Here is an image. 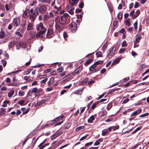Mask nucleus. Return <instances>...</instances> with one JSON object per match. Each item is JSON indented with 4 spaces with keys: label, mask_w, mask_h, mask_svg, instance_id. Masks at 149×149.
Masks as SVG:
<instances>
[{
    "label": "nucleus",
    "mask_w": 149,
    "mask_h": 149,
    "mask_svg": "<svg viewBox=\"0 0 149 149\" xmlns=\"http://www.w3.org/2000/svg\"><path fill=\"white\" fill-rule=\"evenodd\" d=\"M36 30L40 31L36 35L37 37H42V34L45 33L47 29L43 26V23L40 22L39 24L36 25Z\"/></svg>",
    "instance_id": "obj_1"
},
{
    "label": "nucleus",
    "mask_w": 149,
    "mask_h": 149,
    "mask_svg": "<svg viewBox=\"0 0 149 149\" xmlns=\"http://www.w3.org/2000/svg\"><path fill=\"white\" fill-rule=\"evenodd\" d=\"M69 15L67 13H64L63 15L61 16L59 19V23L62 25L65 24L66 22V18L68 17Z\"/></svg>",
    "instance_id": "obj_2"
},
{
    "label": "nucleus",
    "mask_w": 149,
    "mask_h": 149,
    "mask_svg": "<svg viewBox=\"0 0 149 149\" xmlns=\"http://www.w3.org/2000/svg\"><path fill=\"white\" fill-rule=\"evenodd\" d=\"M116 51V47L113 46L111 47L107 51V56L109 58H111L115 53Z\"/></svg>",
    "instance_id": "obj_3"
},
{
    "label": "nucleus",
    "mask_w": 149,
    "mask_h": 149,
    "mask_svg": "<svg viewBox=\"0 0 149 149\" xmlns=\"http://www.w3.org/2000/svg\"><path fill=\"white\" fill-rule=\"evenodd\" d=\"M70 28L72 32L73 33L75 32L77 29V26L76 23L75 22H72L70 24Z\"/></svg>",
    "instance_id": "obj_4"
},
{
    "label": "nucleus",
    "mask_w": 149,
    "mask_h": 149,
    "mask_svg": "<svg viewBox=\"0 0 149 149\" xmlns=\"http://www.w3.org/2000/svg\"><path fill=\"white\" fill-rule=\"evenodd\" d=\"M20 19L19 18H16L13 19V23L14 26H17L20 24Z\"/></svg>",
    "instance_id": "obj_5"
},
{
    "label": "nucleus",
    "mask_w": 149,
    "mask_h": 149,
    "mask_svg": "<svg viewBox=\"0 0 149 149\" xmlns=\"http://www.w3.org/2000/svg\"><path fill=\"white\" fill-rule=\"evenodd\" d=\"M97 67V66L93 64L89 68V70L90 71H91L93 73L96 72L100 69V68L95 69V68Z\"/></svg>",
    "instance_id": "obj_6"
},
{
    "label": "nucleus",
    "mask_w": 149,
    "mask_h": 149,
    "mask_svg": "<svg viewBox=\"0 0 149 149\" xmlns=\"http://www.w3.org/2000/svg\"><path fill=\"white\" fill-rule=\"evenodd\" d=\"M83 69V67L81 66H80L78 68H77L73 72L72 74L74 76H75L76 75L79 74Z\"/></svg>",
    "instance_id": "obj_7"
},
{
    "label": "nucleus",
    "mask_w": 149,
    "mask_h": 149,
    "mask_svg": "<svg viewBox=\"0 0 149 149\" xmlns=\"http://www.w3.org/2000/svg\"><path fill=\"white\" fill-rule=\"evenodd\" d=\"M39 8V12L41 14L44 13L47 10L46 7L45 5L41 6Z\"/></svg>",
    "instance_id": "obj_8"
},
{
    "label": "nucleus",
    "mask_w": 149,
    "mask_h": 149,
    "mask_svg": "<svg viewBox=\"0 0 149 149\" xmlns=\"http://www.w3.org/2000/svg\"><path fill=\"white\" fill-rule=\"evenodd\" d=\"M54 31L53 30L49 29L48 30L46 36L48 38H50L53 36Z\"/></svg>",
    "instance_id": "obj_9"
},
{
    "label": "nucleus",
    "mask_w": 149,
    "mask_h": 149,
    "mask_svg": "<svg viewBox=\"0 0 149 149\" xmlns=\"http://www.w3.org/2000/svg\"><path fill=\"white\" fill-rule=\"evenodd\" d=\"M63 118V116H60L56 118L54 120H53L51 122L52 123H50L51 125H52L54 124L55 122H58V121H60L61 120H62Z\"/></svg>",
    "instance_id": "obj_10"
},
{
    "label": "nucleus",
    "mask_w": 149,
    "mask_h": 149,
    "mask_svg": "<svg viewBox=\"0 0 149 149\" xmlns=\"http://www.w3.org/2000/svg\"><path fill=\"white\" fill-rule=\"evenodd\" d=\"M119 126L118 125H116L110 127L109 128V132L112 131H114L119 128Z\"/></svg>",
    "instance_id": "obj_11"
},
{
    "label": "nucleus",
    "mask_w": 149,
    "mask_h": 149,
    "mask_svg": "<svg viewBox=\"0 0 149 149\" xmlns=\"http://www.w3.org/2000/svg\"><path fill=\"white\" fill-rule=\"evenodd\" d=\"M37 16V15H36V13H33L30 14L29 18L31 21L32 22H33Z\"/></svg>",
    "instance_id": "obj_12"
},
{
    "label": "nucleus",
    "mask_w": 149,
    "mask_h": 149,
    "mask_svg": "<svg viewBox=\"0 0 149 149\" xmlns=\"http://www.w3.org/2000/svg\"><path fill=\"white\" fill-rule=\"evenodd\" d=\"M70 7L69 6H68L66 8V10H67L68 12L71 14V15H73L74 13V12L73 11V10H74V8H72L71 9H70Z\"/></svg>",
    "instance_id": "obj_13"
},
{
    "label": "nucleus",
    "mask_w": 149,
    "mask_h": 149,
    "mask_svg": "<svg viewBox=\"0 0 149 149\" xmlns=\"http://www.w3.org/2000/svg\"><path fill=\"white\" fill-rule=\"evenodd\" d=\"M109 128L108 129H106L103 130L102 131V135L103 136H105L107 135L109 133Z\"/></svg>",
    "instance_id": "obj_14"
},
{
    "label": "nucleus",
    "mask_w": 149,
    "mask_h": 149,
    "mask_svg": "<svg viewBox=\"0 0 149 149\" xmlns=\"http://www.w3.org/2000/svg\"><path fill=\"white\" fill-rule=\"evenodd\" d=\"M88 80V79L87 78H85L83 80L80 81L79 84L80 85H85L87 84V82Z\"/></svg>",
    "instance_id": "obj_15"
},
{
    "label": "nucleus",
    "mask_w": 149,
    "mask_h": 149,
    "mask_svg": "<svg viewBox=\"0 0 149 149\" xmlns=\"http://www.w3.org/2000/svg\"><path fill=\"white\" fill-rule=\"evenodd\" d=\"M54 77H52L50 78V80L48 82V84L49 86H51L52 84H54Z\"/></svg>",
    "instance_id": "obj_16"
},
{
    "label": "nucleus",
    "mask_w": 149,
    "mask_h": 149,
    "mask_svg": "<svg viewBox=\"0 0 149 149\" xmlns=\"http://www.w3.org/2000/svg\"><path fill=\"white\" fill-rule=\"evenodd\" d=\"M95 117L94 115L92 116L88 120V122L89 123H92L93 121L95 119Z\"/></svg>",
    "instance_id": "obj_17"
},
{
    "label": "nucleus",
    "mask_w": 149,
    "mask_h": 149,
    "mask_svg": "<svg viewBox=\"0 0 149 149\" xmlns=\"http://www.w3.org/2000/svg\"><path fill=\"white\" fill-rule=\"evenodd\" d=\"M78 0H69L70 3L72 5H74L77 4Z\"/></svg>",
    "instance_id": "obj_18"
},
{
    "label": "nucleus",
    "mask_w": 149,
    "mask_h": 149,
    "mask_svg": "<svg viewBox=\"0 0 149 149\" xmlns=\"http://www.w3.org/2000/svg\"><path fill=\"white\" fill-rule=\"evenodd\" d=\"M107 112L106 110L104 109L102 110L100 113V114H101L100 117H102L105 116L107 114Z\"/></svg>",
    "instance_id": "obj_19"
},
{
    "label": "nucleus",
    "mask_w": 149,
    "mask_h": 149,
    "mask_svg": "<svg viewBox=\"0 0 149 149\" xmlns=\"http://www.w3.org/2000/svg\"><path fill=\"white\" fill-rule=\"evenodd\" d=\"M29 11L26 10L23 13V16L24 18H27L29 16Z\"/></svg>",
    "instance_id": "obj_20"
},
{
    "label": "nucleus",
    "mask_w": 149,
    "mask_h": 149,
    "mask_svg": "<svg viewBox=\"0 0 149 149\" xmlns=\"http://www.w3.org/2000/svg\"><path fill=\"white\" fill-rule=\"evenodd\" d=\"M6 10L7 11L9 10L11 8H12V5L11 4H6L5 5Z\"/></svg>",
    "instance_id": "obj_21"
},
{
    "label": "nucleus",
    "mask_w": 149,
    "mask_h": 149,
    "mask_svg": "<svg viewBox=\"0 0 149 149\" xmlns=\"http://www.w3.org/2000/svg\"><path fill=\"white\" fill-rule=\"evenodd\" d=\"M18 45L20 47L24 48L26 46V43L25 42H21Z\"/></svg>",
    "instance_id": "obj_22"
},
{
    "label": "nucleus",
    "mask_w": 149,
    "mask_h": 149,
    "mask_svg": "<svg viewBox=\"0 0 149 149\" xmlns=\"http://www.w3.org/2000/svg\"><path fill=\"white\" fill-rule=\"evenodd\" d=\"M72 76L70 73H68L65 77L63 78L64 79L63 80V82H65V81L68 78H70Z\"/></svg>",
    "instance_id": "obj_23"
},
{
    "label": "nucleus",
    "mask_w": 149,
    "mask_h": 149,
    "mask_svg": "<svg viewBox=\"0 0 149 149\" xmlns=\"http://www.w3.org/2000/svg\"><path fill=\"white\" fill-rule=\"evenodd\" d=\"M33 24L32 23H29L28 24L27 26V30H30L33 29Z\"/></svg>",
    "instance_id": "obj_24"
},
{
    "label": "nucleus",
    "mask_w": 149,
    "mask_h": 149,
    "mask_svg": "<svg viewBox=\"0 0 149 149\" xmlns=\"http://www.w3.org/2000/svg\"><path fill=\"white\" fill-rule=\"evenodd\" d=\"M5 36V33L2 30V29H1V31L0 32V38L2 39L4 38Z\"/></svg>",
    "instance_id": "obj_25"
},
{
    "label": "nucleus",
    "mask_w": 149,
    "mask_h": 149,
    "mask_svg": "<svg viewBox=\"0 0 149 149\" xmlns=\"http://www.w3.org/2000/svg\"><path fill=\"white\" fill-rule=\"evenodd\" d=\"M140 10H137L136 12H135V14L134 15V19L136 18L140 14Z\"/></svg>",
    "instance_id": "obj_26"
},
{
    "label": "nucleus",
    "mask_w": 149,
    "mask_h": 149,
    "mask_svg": "<svg viewBox=\"0 0 149 149\" xmlns=\"http://www.w3.org/2000/svg\"><path fill=\"white\" fill-rule=\"evenodd\" d=\"M121 58L120 57H118V58H116V59L114 60L113 61V63L115 64H117L119 63V61L120 60Z\"/></svg>",
    "instance_id": "obj_27"
},
{
    "label": "nucleus",
    "mask_w": 149,
    "mask_h": 149,
    "mask_svg": "<svg viewBox=\"0 0 149 149\" xmlns=\"http://www.w3.org/2000/svg\"><path fill=\"white\" fill-rule=\"evenodd\" d=\"M15 91L14 90H12L10 91L8 93V96L10 97H11L14 94Z\"/></svg>",
    "instance_id": "obj_28"
},
{
    "label": "nucleus",
    "mask_w": 149,
    "mask_h": 149,
    "mask_svg": "<svg viewBox=\"0 0 149 149\" xmlns=\"http://www.w3.org/2000/svg\"><path fill=\"white\" fill-rule=\"evenodd\" d=\"M45 102V100H42L41 101L38 102L36 104L37 106H39L40 105L42 104Z\"/></svg>",
    "instance_id": "obj_29"
},
{
    "label": "nucleus",
    "mask_w": 149,
    "mask_h": 149,
    "mask_svg": "<svg viewBox=\"0 0 149 149\" xmlns=\"http://www.w3.org/2000/svg\"><path fill=\"white\" fill-rule=\"evenodd\" d=\"M125 25L129 26L131 25V23L129 19H127L125 21Z\"/></svg>",
    "instance_id": "obj_30"
},
{
    "label": "nucleus",
    "mask_w": 149,
    "mask_h": 149,
    "mask_svg": "<svg viewBox=\"0 0 149 149\" xmlns=\"http://www.w3.org/2000/svg\"><path fill=\"white\" fill-rule=\"evenodd\" d=\"M55 13V11L54 10H52L49 13V17H54V15Z\"/></svg>",
    "instance_id": "obj_31"
},
{
    "label": "nucleus",
    "mask_w": 149,
    "mask_h": 149,
    "mask_svg": "<svg viewBox=\"0 0 149 149\" xmlns=\"http://www.w3.org/2000/svg\"><path fill=\"white\" fill-rule=\"evenodd\" d=\"M39 8L36 7L35 8L34 10V12L36 13V15H39Z\"/></svg>",
    "instance_id": "obj_32"
},
{
    "label": "nucleus",
    "mask_w": 149,
    "mask_h": 149,
    "mask_svg": "<svg viewBox=\"0 0 149 149\" xmlns=\"http://www.w3.org/2000/svg\"><path fill=\"white\" fill-rule=\"evenodd\" d=\"M123 15L122 13L121 12L119 13L118 15V17L120 20H121L122 19Z\"/></svg>",
    "instance_id": "obj_33"
},
{
    "label": "nucleus",
    "mask_w": 149,
    "mask_h": 149,
    "mask_svg": "<svg viewBox=\"0 0 149 149\" xmlns=\"http://www.w3.org/2000/svg\"><path fill=\"white\" fill-rule=\"evenodd\" d=\"M9 103V101L8 100H5L3 102V104L2 106L4 107H7V104Z\"/></svg>",
    "instance_id": "obj_34"
},
{
    "label": "nucleus",
    "mask_w": 149,
    "mask_h": 149,
    "mask_svg": "<svg viewBox=\"0 0 149 149\" xmlns=\"http://www.w3.org/2000/svg\"><path fill=\"white\" fill-rule=\"evenodd\" d=\"M107 45L108 44L107 43H105L103 45L102 48V49L103 52H104V51L107 48Z\"/></svg>",
    "instance_id": "obj_35"
},
{
    "label": "nucleus",
    "mask_w": 149,
    "mask_h": 149,
    "mask_svg": "<svg viewBox=\"0 0 149 149\" xmlns=\"http://www.w3.org/2000/svg\"><path fill=\"white\" fill-rule=\"evenodd\" d=\"M96 55L97 57H101L102 56V54L101 52L99 51L96 52Z\"/></svg>",
    "instance_id": "obj_36"
},
{
    "label": "nucleus",
    "mask_w": 149,
    "mask_h": 149,
    "mask_svg": "<svg viewBox=\"0 0 149 149\" xmlns=\"http://www.w3.org/2000/svg\"><path fill=\"white\" fill-rule=\"evenodd\" d=\"M47 146L46 144L45 145H41V143H40L38 146V147L39 148V149H43L46 146Z\"/></svg>",
    "instance_id": "obj_37"
},
{
    "label": "nucleus",
    "mask_w": 149,
    "mask_h": 149,
    "mask_svg": "<svg viewBox=\"0 0 149 149\" xmlns=\"http://www.w3.org/2000/svg\"><path fill=\"white\" fill-rule=\"evenodd\" d=\"M146 67V65L145 64H142L141 65L139 68V70L140 71H141L143 69L145 68Z\"/></svg>",
    "instance_id": "obj_38"
},
{
    "label": "nucleus",
    "mask_w": 149,
    "mask_h": 149,
    "mask_svg": "<svg viewBox=\"0 0 149 149\" xmlns=\"http://www.w3.org/2000/svg\"><path fill=\"white\" fill-rule=\"evenodd\" d=\"M92 60L91 59H89L84 63V65L85 66H87L88 64L91 63Z\"/></svg>",
    "instance_id": "obj_39"
},
{
    "label": "nucleus",
    "mask_w": 149,
    "mask_h": 149,
    "mask_svg": "<svg viewBox=\"0 0 149 149\" xmlns=\"http://www.w3.org/2000/svg\"><path fill=\"white\" fill-rule=\"evenodd\" d=\"M112 107V103H109L107 106V109L109 111V110Z\"/></svg>",
    "instance_id": "obj_40"
},
{
    "label": "nucleus",
    "mask_w": 149,
    "mask_h": 149,
    "mask_svg": "<svg viewBox=\"0 0 149 149\" xmlns=\"http://www.w3.org/2000/svg\"><path fill=\"white\" fill-rule=\"evenodd\" d=\"M134 10H132L130 13V16L132 17V19H134Z\"/></svg>",
    "instance_id": "obj_41"
},
{
    "label": "nucleus",
    "mask_w": 149,
    "mask_h": 149,
    "mask_svg": "<svg viewBox=\"0 0 149 149\" xmlns=\"http://www.w3.org/2000/svg\"><path fill=\"white\" fill-rule=\"evenodd\" d=\"M98 102H95L93 104L91 107V109H94L95 108L96 106L98 104Z\"/></svg>",
    "instance_id": "obj_42"
},
{
    "label": "nucleus",
    "mask_w": 149,
    "mask_h": 149,
    "mask_svg": "<svg viewBox=\"0 0 149 149\" xmlns=\"http://www.w3.org/2000/svg\"><path fill=\"white\" fill-rule=\"evenodd\" d=\"M141 37L139 36L137 37L135 39L134 42L138 43L140 42Z\"/></svg>",
    "instance_id": "obj_43"
},
{
    "label": "nucleus",
    "mask_w": 149,
    "mask_h": 149,
    "mask_svg": "<svg viewBox=\"0 0 149 149\" xmlns=\"http://www.w3.org/2000/svg\"><path fill=\"white\" fill-rule=\"evenodd\" d=\"M31 70H32L31 69H29L27 70L26 71H24V74L25 75H27L29 74L30 73Z\"/></svg>",
    "instance_id": "obj_44"
},
{
    "label": "nucleus",
    "mask_w": 149,
    "mask_h": 149,
    "mask_svg": "<svg viewBox=\"0 0 149 149\" xmlns=\"http://www.w3.org/2000/svg\"><path fill=\"white\" fill-rule=\"evenodd\" d=\"M84 128V126H81L79 127H77L76 129L75 130L77 131H78L80 130H81L82 129H83Z\"/></svg>",
    "instance_id": "obj_45"
},
{
    "label": "nucleus",
    "mask_w": 149,
    "mask_h": 149,
    "mask_svg": "<svg viewBox=\"0 0 149 149\" xmlns=\"http://www.w3.org/2000/svg\"><path fill=\"white\" fill-rule=\"evenodd\" d=\"M148 115V113H146L144 114H143L140 115L139 116V117L143 118V117H144L147 116Z\"/></svg>",
    "instance_id": "obj_46"
},
{
    "label": "nucleus",
    "mask_w": 149,
    "mask_h": 149,
    "mask_svg": "<svg viewBox=\"0 0 149 149\" xmlns=\"http://www.w3.org/2000/svg\"><path fill=\"white\" fill-rule=\"evenodd\" d=\"M15 45V44L14 42H11L9 43L8 46L10 47H12L14 46Z\"/></svg>",
    "instance_id": "obj_47"
},
{
    "label": "nucleus",
    "mask_w": 149,
    "mask_h": 149,
    "mask_svg": "<svg viewBox=\"0 0 149 149\" xmlns=\"http://www.w3.org/2000/svg\"><path fill=\"white\" fill-rule=\"evenodd\" d=\"M100 139H98V140H97L94 143V146H96L99 145L100 144Z\"/></svg>",
    "instance_id": "obj_48"
},
{
    "label": "nucleus",
    "mask_w": 149,
    "mask_h": 149,
    "mask_svg": "<svg viewBox=\"0 0 149 149\" xmlns=\"http://www.w3.org/2000/svg\"><path fill=\"white\" fill-rule=\"evenodd\" d=\"M122 46L123 47H126L127 46V42L125 40H124L121 44Z\"/></svg>",
    "instance_id": "obj_49"
},
{
    "label": "nucleus",
    "mask_w": 149,
    "mask_h": 149,
    "mask_svg": "<svg viewBox=\"0 0 149 149\" xmlns=\"http://www.w3.org/2000/svg\"><path fill=\"white\" fill-rule=\"evenodd\" d=\"M56 133H55L51 137V139L52 140H54L55 139L56 137H58L57 135L56 134Z\"/></svg>",
    "instance_id": "obj_50"
},
{
    "label": "nucleus",
    "mask_w": 149,
    "mask_h": 149,
    "mask_svg": "<svg viewBox=\"0 0 149 149\" xmlns=\"http://www.w3.org/2000/svg\"><path fill=\"white\" fill-rule=\"evenodd\" d=\"M137 24L138 22L136 21L134 24V29L135 30H136L137 29Z\"/></svg>",
    "instance_id": "obj_51"
},
{
    "label": "nucleus",
    "mask_w": 149,
    "mask_h": 149,
    "mask_svg": "<svg viewBox=\"0 0 149 149\" xmlns=\"http://www.w3.org/2000/svg\"><path fill=\"white\" fill-rule=\"evenodd\" d=\"M19 95L20 96H23L24 94V92L22 91H20L19 92Z\"/></svg>",
    "instance_id": "obj_52"
},
{
    "label": "nucleus",
    "mask_w": 149,
    "mask_h": 149,
    "mask_svg": "<svg viewBox=\"0 0 149 149\" xmlns=\"http://www.w3.org/2000/svg\"><path fill=\"white\" fill-rule=\"evenodd\" d=\"M88 135V134H86L85 136H83L79 140L80 141H81L83 140L86 139L87 137V136Z\"/></svg>",
    "instance_id": "obj_53"
},
{
    "label": "nucleus",
    "mask_w": 149,
    "mask_h": 149,
    "mask_svg": "<svg viewBox=\"0 0 149 149\" xmlns=\"http://www.w3.org/2000/svg\"><path fill=\"white\" fill-rule=\"evenodd\" d=\"M40 1L45 3H49L50 2V0H40Z\"/></svg>",
    "instance_id": "obj_54"
},
{
    "label": "nucleus",
    "mask_w": 149,
    "mask_h": 149,
    "mask_svg": "<svg viewBox=\"0 0 149 149\" xmlns=\"http://www.w3.org/2000/svg\"><path fill=\"white\" fill-rule=\"evenodd\" d=\"M1 63H2L3 66L4 67H5L7 64L6 62V61H5V60L2 59L1 60Z\"/></svg>",
    "instance_id": "obj_55"
},
{
    "label": "nucleus",
    "mask_w": 149,
    "mask_h": 149,
    "mask_svg": "<svg viewBox=\"0 0 149 149\" xmlns=\"http://www.w3.org/2000/svg\"><path fill=\"white\" fill-rule=\"evenodd\" d=\"M63 69L62 67L59 68L57 69V71L58 72H61L63 70Z\"/></svg>",
    "instance_id": "obj_56"
},
{
    "label": "nucleus",
    "mask_w": 149,
    "mask_h": 149,
    "mask_svg": "<svg viewBox=\"0 0 149 149\" xmlns=\"http://www.w3.org/2000/svg\"><path fill=\"white\" fill-rule=\"evenodd\" d=\"M1 112L2 114H4L6 113V111L5 109L3 108H1Z\"/></svg>",
    "instance_id": "obj_57"
},
{
    "label": "nucleus",
    "mask_w": 149,
    "mask_h": 149,
    "mask_svg": "<svg viewBox=\"0 0 149 149\" xmlns=\"http://www.w3.org/2000/svg\"><path fill=\"white\" fill-rule=\"evenodd\" d=\"M38 90V89L37 88L35 87L33 88L32 90V91L33 93H36Z\"/></svg>",
    "instance_id": "obj_58"
},
{
    "label": "nucleus",
    "mask_w": 149,
    "mask_h": 149,
    "mask_svg": "<svg viewBox=\"0 0 149 149\" xmlns=\"http://www.w3.org/2000/svg\"><path fill=\"white\" fill-rule=\"evenodd\" d=\"M126 50V49L125 48L120 49L119 51V53H122L125 52Z\"/></svg>",
    "instance_id": "obj_59"
},
{
    "label": "nucleus",
    "mask_w": 149,
    "mask_h": 149,
    "mask_svg": "<svg viewBox=\"0 0 149 149\" xmlns=\"http://www.w3.org/2000/svg\"><path fill=\"white\" fill-rule=\"evenodd\" d=\"M26 20H24L23 21V22L21 25V26H22L23 27H24L26 24Z\"/></svg>",
    "instance_id": "obj_60"
},
{
    "label": "nucleus",
    "mask_w": 149,
    "mask_h": 149,
    "mask_svg": "<svg viewBox=\"0 0 149 149\" xmlns=\"http://www.w3.org/2000/svg\"><path fill=\"white\" fill-rule=\"evenodd\" d=\"M49 16L47 15H45L43 17L44 20L45 21L47 20L49 18Z\"/></svg>",
    "instance_id": "obj_61"
},
{
    "label": "nucleus",
    "mask_w": 149,
    "mask_h": 149,
    "mask_svg": "<svg viewBox=\"0 0 149 149\" xmlns=\"http://www.w3.org/2000/svg\"><path fill=\"white\" fill-rule=\"evenodd\" d=\"M84 6V3L83 2H81L79 4V7L81 8H82Z\"/></svg>",
    "instance_id": "obj_62"
},
{
    "label": "nucleus",
    "mask_w": 149,
    "mask_h": 149,
    "mask_svg": "<svg viewBox=\"0 0 149 149\" xmlns=\"http://www.w3.org/2000/svg\"><path fill=\"white\" fill-rule=\"evenodd\" d=\"M15 34L17 35L18 36L21 37H22L23 36V35L20 33L18 31L16 32H15Z\"/></svg>",
    "instance_id": "obj_63"
},
{
    "label": "nucleus",
    "mask_w": 149,
    "mask_h": 149,
    "mask_svg": "<svg viewBox=\"0 0 149 149\" xmlns=\"http://www.w3.org/2000/svg\"><path fill=\"white\" fill-rule=\"evenodd\" d=\"M139 3L138 2H136L134 5V7L135 8H137L139 6Z\"/></svg>",
    "instance_id": "obj_64"
}]
</instances>
